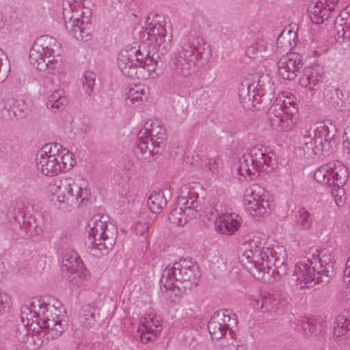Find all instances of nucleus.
<instances>
[{
    "mask_svg": "<svg viewBox=\"0 0 350 350\" xmlns=\"http://www.w3.org/2000/svg\"><path fill=\"white\" fill-rule=\"evenodd\" d=\"M58 144H48L42 146L38 152L36 157V165L38 170L43 174L46 176H54L61 173L62 168H68L70 167L71 160L69 155H65V152L62 154L64 162L57 163V157H58Z\"/></svg>",
    "mask_w": 350,
    "mask_h": 350,
    "instance_id": "nucleus-10",
    "label": "nucleus"
},
{
    "mask_svg": "<svg viewBox=\"0 0 350 350\" xmlns=\"http://www.w3.org/2000/svg\"><path fill=\"white\" fill-rule=\"evenodd\" d=\"M246 161L253 162L256 165V169L267 173L271 172L276 165L275 159L266 154L262 147L257 146L250 149L246 154Z\"/></svg>",
    "mask_w": 350,
    "mask_h": 350,
    "instance_id": "nucleus-20",
    "label": "nucleus"
},
{
    "mask_svg": "<svg viewBox=\"0 0 350 350\" xmlns=\"http://www.w3.org/2000/svg\"><path fill=\"white\" fill-rule=\"evenodd\" d=\"M329 172L330 170L329 167H328V163L323 165L315 170L314 173V179L319 183L330 185L331 178Z\"/></svg>",
    "mask_w": 350,
    "mask_h": 350,
    "instance_id": "nucleus-40",
    "label": "nucleus"
},
{
    "mask_svg": "<svg viewBox=\"0 0 350 350\" xmlns=\"http://www.w3.org/2000/svg\"><path fill=\"white\" fill-rule=\"evenodd\" d=\"M58 41L49 36H42L33 42L29 51V62L40 71L52 75L64 72L65 65L59 53Z\"/></svg>",
    "mask_w": 350,
    "mask_h": 350,
    "instance_id": "nucleus-2",
    "label": "nucleus"
},
{
    "mask_svg": "<svg viewBox=\"0 0 350 350\" xmlns=\"http://www.w3.org/2000/svg\"><path fill=\"white\" fill-rule=\"evenodd\" d=\"M197 68L196 55L189 45V38H183L170 57L169 69L171 78L178 80L188 77L195 73Z\"/></svg>",
    "mask_w": 350,
    "mask_h": 350,
    "instance_id": "nucleus-7",
    "label": "nucleus"
},
{
    "mask_svg": "<svg viewBox=\"0 0 350 350\" xmlns=\"http://www.w3.org/2000/svg\"><path fill=\"white\" fill-rule=\"evenodd\" d=\"M189 45L193 49L194 53L196 55V61L199 59H204L207 60L211 56V49L208 44L204 42L203 39L199 38L196 40V44L189 39Z\"/></svg>",
    "mask_w": 350,
    "mask_h": 350,
    "instance_id": "nucleus-36",
    "label": "nucleus"
},
{
    "mask_svg": "<svg viewBox=\"0 0 350 350\" xmlns=\"http://www.w3.org/2000/svg\"><path fill=\"white\" fill-rule=\"evenodd\" d=\"M325 8V5H324L321 0L318 1L312 7L308 8L309 16L314 23L318 25L323 23V16H322V14Z\"/></svg>",
    "mask_w": 350,
    "mask_h": 350,
    "instance_id": "nucleus-39",
    "label": "nucleus"
},
{
    "mask_svg": "<svg viewBox=\"0 0 350 350\" xmlns=\"http://www.w3.org/2000/svg\"><path fill=\"white\" fill-rule=\"evenodd\" d=\"M332 12L333 10H327V8L324 9V12L322 14V16H323V23L324 22L325 20H327L331 16Z\"/></svg>",
    "mask_w": 350,
    "mask_h": 350,
    "instance_id": "nucleus-58",
    "label": "nucleus"
},
{
    "mask_svg": "<svg viewBox=\"0 0 350 350\" xmlns=\"http://www.w3.org/2000/svg\"><path fill=\"white\" fill-rule=\"evenodd\" d=\"M329 167V175L331 178L330 185L340 189L347 182L349 176V170L341 161H333L328 163Z\"/></svg>",
    "mask_w": 350,
    "mask_h": 350,
    "instance_id": "nucleus-24",
    "label": "nucleus"
},
{
    "mask_svg": "<svg viewBox=\"0 0 350 350\" xmlns=\"http://www.w3.org/2000/svg\"><path fill=\"white\" fill-rule=\"evenodd\" d=\"M336 133V129L332 123L321 122L314 130L317 156L327 157L334 152L338 144Z\"/></svg>",
    "mask_w": 350,
    "mask_h": 350,
    "instance_id": "nucleus-12",
    "label": "nucleus"
},
{
    "mask_svg": "<svg viewBox=\"0 0 350 350\" xmlns=\"http://www.w3.org/2000/svg\"><path fill=\"white\" fill-rule=\"evenodd\" d=\"M107 217L104 214L97 213L89 219V253L97 258L100 271L105 270L107 267V260L103 257L107 254L109 250L114 243L113 232L107 228ZM97 263V262H96Z\"/></svg>",
    "mask_w": 350,
    "mask_h": 350,
    "instance_id": "nucleus-5",
    "label": "nucleus"
},
{
    "mask_svg": "<svg viewBox=\"0 0 350 350\" xmlns=\"http://www.w3.org/2000/svg\"><path fill=\"white\" fill-rule=\"evenodd\" d=\"M12 306V297L5 293L0 292V315L7 312Z\"/></svg>",
    "mask_w": 350,
    "mask_h": 350,
    "instance_id": "nucleus-47",
    "label": "nucleus"
},
{
    "mask_svg": "<svg viewBox=\"0 0 350 350\" xmlns=\"http://www.w3.org/2000/svg\"><path fill=\"white\" fill-rule=\"evenodd\" d=\"M65 152V155H67V154H70L69 155V157H70V162H69V163L70 164V167H68V168H62L61 169V172H66V171H68L70 170H71L75 163H76V160H75V156L73 154V153H72L71 152H70L68 149L65 148H63L60 144H59V148H58V157H57V163L60 164L62 163V162H64L65 160L64 159L63 160V158L62 157V154H63Z\"/></svg>",
    "mask_w": 350,
    "mask_h": 350,
    "instance_id": "nucleus-45",
    "label": "nucleus"
},
{
    "mask_svg": "<svg viewBox=\"0 0 350 350\" xmlns=\"http://www.w3.org/2000/svg\"><path fill=\"white\" fill-rule=\"evenodd\" d=\"M267 261V271L266 273H269L271 271V274L273 277L281 276L285 275L288 271L287 265L284 261V258H280L277 256V253L272 249V252L268 255Z\"/></svg>",
    "mask_w": 350,
    "mask_h": 350,
    "instance_id": "nucleus-29",
    "label": "nucleus"
},
{
    "mask_svg": "<svg viewBox=\"0 0 350 350\" xmlns=\"http://www.w3.org/2000/svg\"><path fill=\"white\" fill-rule=\"evenodd\" d=\"M345 277L343 278L344 282L346 284L344 293L349 296L350 299V256L347 258L346 262V267L344 271Z\"/></svg>",
    "mask_w": 350,
    "mask_h": 350,
    "instance_id": "nucleus-48",
    "label": "nucleus"
},
{
    "mask_svg": "<svg viewBox=\"0 0 350 350\" xmlns=\"http://www.w3.org/2000/svg\"><path fill=\"white\" fill-rule=\"evenodd\" d=\"M324 78V74L319 75L317 72L314 73L311 72L310 74V85L312 84L313 86L317 85L319 83L323 82V79Z\"/></svg>",
    "mask_w": 350,
    "mask_h": 350,
    "instance_id": "nucleus-51",
    "label": "nucleus"
},
{
    "mask_svg": "<svg viewBox=\"0 0 350 350\" xmlns=\"http://www.w3.org/2000/svg\"><path fill=\"white\" fill-rule=\"evenodd\" d=\"M67 105V98L60 89H55L49 93L45 99L46 108L53 113L60 111Z\"/></svg>",
    "mask_w": 350,
    "mask_h": 350,
    "instance_id": "nucleus-28",
    "label": "nucleus"
},
{
    "mask_svg": "<svg viewBox=\"0 0 350 350\" xmlns=\"http://www.w3.org/2000/svg\"><path fill=\"white\" fill-rule=\"evenodd\" d=\"M269 100V98L261 90H258L252 94L251 107L256 108V109L265 107Z\"/></svg>",
    "mask_w": 350,
    "mask_h": 350,
    "instance_id": "nucleus-43",
    "label": "nucleus"
},
{
    "mask_svg": "<svg viewBox=\"0 0 350 350\" xmlns=\"http://www.w3.org/2000/svg\"><path fill=\"white\" fill-rule=\"evenodd\" d=\"M241 221V217L238 215L224 214L215 219V228L221 234L232 235L240 228Z\"/></svg>",
    "mask_w": 350,
    "mask_h": 350,
    "instance_id": "nucleus-22",
    "label": "nucleus"
},
{
    "mask_svg": "<svg viewBox=\"0 0 350 350\" xmlns=\"http://www.w3.org/2000/svg\"><path fill=\"white\" fill-rule=\"evenodd\" d=\"M136 52L135 48H130L127 45L120 51L118 57L117 64L120 70L124 76L131 79L139 78L137 63L134 60Z\"/></svg>",
    "mask_w": 350,
    "mask_h": 350,
    "instance_id": "nucleus-18",
    "label": "nucleus"
},
{
    "mask_svg": "<svg viewBox=\"0 0 350 350\" xmlns=\"http://www.w3.org/2000/svg\"><path fill=\"white\" fill-rule=\"evenodd\" d=\"M265 193L264 188L258 184H254L245 189L243 202L251 215L262 216L271 211V208Z\"/></svg>",
    "mask_w": 350,
    "mask_h": 350,
    "instance_id": "nucleus-13",
    "label": "nucleus"
},
{
    "mask_svg": "<svg viewBox=\"0 0 350 350\" xmlns=\"http://www.w3.org/2000/svg\"><path fill=\"white\" fill-rule=\"evenodd\" d=\"M7 77L8 71L2 69V59L0 57V83L4 81Z\"/></svg>",
    "mask_w": 350,
    "mask_h": 350,
    "instance_id": "nucleus-54",
    "label": "nucleus"
},
{
    "mask_svg": "<svg viewBox=\"0 0 350 350\" xmlns=\"http://www.w3.org/2000/svg\"><path fill=\"white\" fill-rule=\"evenodd\" d=\"M65 309L56 299L46 303L36 301L23 308L21 320L28 331L39 334L45 329L49 337L54 338L62 335L66 328Z\"/></svg>",
    "mask_w": 350,
    "mask_h": 350,
    "instance_id": "nucleus-1",
    "label": "nucleus"
},
{
    "mask_svg": "<svg viewBox=\"0 0 350 350\" xmlns=\"http://www.w3.org/2000/svg\"><path fill=\"white\" fill-rule=\"evenodd\" d=\"M85 11L75 13L71 18V34L78 40H83L88 36V16Z\"/></svg>",
    "mask_w": 350,
    "mask_h": 350,
    "instance_id": "nucleus-27",
    "label": "nucleus"
},
{
    "mask_svg": "<svg viewBox=\"0 0 350 350\" xmlns=\"http://www.w3.org/2000/svg\"><path fill=\"white\" fill-rule=\"evenodd\" d=\"M149 94V88L144 84H135L129 89L126 93V102L129 105V102L131 105L138 106L143 101L144 98H146Z\"/></svg>",
    "mask_w": 350,
    "mask_h": 350,
    "instance_id": "nucleus-30",
    "label": "nucleus"
},
{
    "mask_svg": "<svg viewBox=\"0 0 350 350\" xmlns=\"http://www.w3.org/2000/svg\"><path fill=\"white\" fill-rule=\"evenodd\" d=\"M165 129L159 124L146 122L138 132L133 151L143 162H151L161 155L165 146Z\"/></svg>",
    "mask_w": 350,
    "mask_h": 350,
    "instance_id": "nucleus-4",
    "label": "nucleus"
},
{
    "mask_svg": "<svg viewBox=\"0 0 350 350\" xmlns=\"http://www.w3.org/2000/svg\"><path fill=\"white\" fill-rule=\"evenodd\" d=\"M297 34L295 31L289 30L286 33L284 31H282L278 37L276 42L277 51L280 54L284 53L286 55L289 54L293 46L295 45V38Z\"/></svg>",
    "mask_w": 350,
    "mask_h": 350,
    "instance_id": "nucleus-32",
    "label": "nucleus"
},
{
    "mask_svg": "<svg viewBox=\"0 0 350 350\" xmlns=\"http://www.w3.org/2000/svg\"><path fill=\"white\" fill-rule=\"evenodd\" d=\"M198 267L195 265L191 258H181L174 262L172 267H167L162 272L160 283L166 286L172 284V281L180 284H191V287L197 286L200 277Z\"/></svg>",
    "mask_w": 350,
    "mask_h": 350,
    "instance_id": "nucleus-8",
    "label": "nucleus"
},
{
    "mask_svg": "<svg viewBox=\"0 0 350 350\" xmlns=\"http://www.w3.org/2000/svg\"><path fill=\"white\" fill-rule=\"evenodd\" d=\"M301 329L304 334L308 337L316 335L320 330L317 321L314 319H306L303 321L301 323Z\"/></svg>",
    "mask_w": 350,
    "mask_h": 350,
    "instance_id": "nucleus-42",
    "label": "nucleus"
},
{
    "mask_svg": "<svg viewBox=\"0 0 350 350\" xmlns=\"http://www.w3.org/2000/svg\"><path fill=\"white\" fill-rule=\"evenodd\" d=\"M350 336V310L342 312L336 319L333 328L334 340L345 344Z\"/></svg>",
    "mask_w": 350,
    "mask_h": 350,
    "instance_id": "nucleus-23",
    "label": "nucleus"
},
{
    "mask_svg": "<svg viewBox=\"0 0 350 350\" xmlns=\"http://www.w3.org/2000/svg\"><path fill=\"white\" fill-rule=\"evenodd\" d=\"M335 259L332 252L324 250L321 255H312V258L304 260L300 268L306 284L314 282V284L326 285L335 275Z\"/></svg>",
    "mask_w": 350,
    "mask_h": 350,
    "instance_id": "nucleus-6",
    "label": "nucleus"
},
{
    "mask_svg": "<svg viewBox=\"0 0 350 350\" xmlns=\"http://www.w3.org/2000/svg\"><path fill=\"white\" fill-rule=\"evenodd\" d=\"M308 72H310L306 71L304 75L299 79V84L302 87L307 88L310 85V80H311V79H310V74H308Z\"/></svg>",
    "mask_w": 350,
    "mask_h": 350,
    "instance_id": "nucleus-52",
    "label": "nucleus"
},
{
    "mask_svg": "<svg viewBox=\"0 0 350 350\" xmlns=\"http://www.w3.org/2000/svg\"><path fill=\"white\" fill-rule=\"evenodd\" d=\"M252 85H248L246 88L243 85L239 89V98L243 107L245 109H251L252 95L250 93Z\"/></svg>",
    "mask_w": 350,
    "mask_h": 350,
    "instance_id": "nucleus-41",
    "label": "nucleus"
},
{
    "mask_svg": "<svg viewBox=\"0 0 350 350\" xmlns=\"http://www.w3.org/2000/svg\"><path fill=\"white\" fill-rule=\"evenodd\" d=\"M62 267L63 271L70 273H77L83 275L85 271V265L78 254L73 250L65 251L62 257Z\"/></svg>",
    "mask_w": 350,
    "mask_h": 350,
    "instance_id": "nucleus-26",
    "label": "nucleus"
},
{
    "mask_svg": "<svg viewBox=\"0 0 350 350\" xmlns=\"http://www.w3.org/2000/svg\"><path fill=\"white\" fill-rule=\"evenodd\" d=\"M147 39L159 50L167 51L171 46L172 33L160 23L151 22L146 28Z\"/></svg>",
    "mask_w": 350,
    "mask_h": 350,
    "instance_id": "nucleus-16",
    "label": "nucleus"
},
{
    "mask_svg": "<svg viewBox=\"0 0 350 350\" xmlns=\"http://www.w3.org/2000/svg\"><path fill=\"white\" fill-rule=\"evenodd\" d=\"M235 350H237V349H235Z\"/></svg>",
    "mask_w": 350,
    "mask_h": 350,
    "instance_id": "nucleus-64",
    "label": "nucleus"
},
{
    "mask_svg": "<svg viewBox=\"0 0 350 350\" xmlns=\"http://www.w3.org/2000/svg\"><path fill=\"white\" fill-rule=\"evenodd\" d=\"M239 165L237 171L242 176H249L250 178H253L254 176H257L259 172H261L260 170L256 169V165L253 164V162L246 161V154L239 159Z\"/></svg>",
    "mask_w": 350,
    "mask_h": 350,
    "instance_id": "nucleus-37",
    "label": "nucleus"
},
{
    "mask_svg": "<svg viewBox=\"0 0 350 350\" xmlns=\"http://www.w3.org/2000/svg\"><path fill=\"white\" fill-rule=\"evenodd\" d=\"M145 44L142 45H139L138 43L135 42L133 45L130 46V48H135L137 51L135 53V57H134L135 62L137 63V67L138 68H144L146 65H148L147 63L148 60L150 62L152 61V58H147L148 53H146V50H145Z\"/></svg>",
    "mask_w": 350,
    "mask_h": 350,
    "instance_id": "nucleus-38",
    "label": "nucleus"
},
{
    "mask_svg": "<svg viewBox=\"0 0 350 350\" xmlns=\"http://www.w3.org/2000/svg\"><path fill=\"white\" fill-rule=\"evenodd\" d=\"M267 45V43L264 40H258L247 47L245 55L250 58H256L258 57H265L268 56Z\"/></svg>",
    "mask_w": 350,
    "mask_h": 350,
    "instance_id": "nucleus-35",
    "label": "nucleus"
},
{
    "mask_svg": "<svg viewBox=\"0 0 350 350\" xmlns=\"http://www.w3.org/2000/svg\"><path fill=\"white\" fill-rule=\"evenodd\" d=\"M348 37H349V38L350 37V32H349V35L348 36Z\"/></svg>",
    "mask_w": 350,
    "mask_h": 350,
    "instance_id": "nucleus-63",
    "label": "nucleus"
},
{
    "mask_svg": "<svg viewBox=\"0 0 350 350\" xmlns=\"http://www.w3.org/2000/svg\"><path fill=\"white\" fill-rule=\"evenodd\" d=\"M303 66L301 57L298 53H291L282 55L278 62V70L283 79L294 80Z\"/></svg>",
    "mask_w": 350,
    "mask_h": 350,
    "instance_id": "nucleus-15",
    "label": "nucleus"
},
{
    "mask_svg": "<svg viewBox=\"0 0 350 350\" xmlns=\"http://www.w3.org/2000/svg\"><path fill=\"white\" fill-rule=\"evenodd\" d=\"M281 104L282 105V107H288V109H291L289 107H296L297 105L296 103L293 100H291L290 98L283 100Z\"/></svg>",
    "mask_w": 350,
    "mask_h": 350,
    "instance_id": "nucleus-56",
    "label": "nucleus"
},
{
    "mask_svg": "<svg viewBox=\"0 0 350 350\" xmlns=\"http://www.w3.org/2000/svg\"><path fill=\"white\" fill-rule=\"evenodd\" d=\"M344 148H347L350 151V142L348 140L344 141L342 143Z\"/></svg>",
    "mask_w": 350,
    "mask_h": 350,
    "instance_id": "nucleus-59",
    "label": "nucleus"
},
{
    "mask_svg": "<svg viewBox=\"0 0 350 350\" xmlns=\"http://www.w3.org/2000/svg\"><path fill=\"white\" fill-rule=\"evenodd\" d=\"M272 249L262 247L261 243L252 239L241 244L239 249V258L243 266L251 269L252 267L259 272L267 271L268 255L271 254Z\"/></svg>",
    "mask_w": 350,
    "mask_h": 350,
    "instance_id": "nucleus-9",
    "label": "nucleus"
},
{
    "mask_svg": "<svg viewBox=\"0 0 350 350\" xmlns=\"http://www.w3.org/2000/svg\"><path fill=\"white\" fill-rule=\"evenodd\" d=\"M83 79H84V81L82 80L81 82L83 83V85L84 86L85 85V83H86V77H85V75L83 76Z\"/></svg>",
    "mask_w": 350,
    "mask_h": 350,
    "instance_id": "nucleus-60",
    "label": "nucleus"
},
{
    "mask_svg": "<svg viewBox=\"0 0 350 350\" xmlns=\"http://www.w3.org/2000/svg\"><path fill=\"white\" fill-rule=\"evenodd\" d=\"M347 342H350V336H349L347 340Z\"/></svg>",
    "mask_w": 350,
    "mask_h": 350,
    "instance_id": "nucleus-62",
    "label": "nucleus"
},
{
    "mask_svg": "<svg viewBox=\"0 0 350 350\" xmlns=\"http://www.w3.org/2000/svg\"><path fill=\"white\" fill-rule=\"evenodd\" d=\"M314 221V216L306 208H299L295 213V221L299 228L309 230Z\"/></svg>",
    "mask_w": 350,
    "mask_h": 350,
    "instance_id": "nucleus-34",
    "label": "nucleus"
},
{
    "mask_svg": "<svg viewBox=\"0 0 350 350\" xmlns=\"http://www.w3.org/2000/svg\"><path fill=\"white\" fill-rule=\"evenodd\" d=\"M323 96L325 100L330 102L334 107L340 110H342L343 108L350 110V96L346 98L345 94L339 88L327 85L324 88Z\"/></svg>",
    "mask_w": 350,
    "mask_h": 350,
    "instance_id": "nucleus-25",
    "label": "nucleus"
},
{
    "mask_svg": "<svg viewBox=\"0 0 350 350\" xmlns=\"http://www.w3.org/2000/svg\"><path fill=\"white\" fill-rule=\"evenodd\" d=\"M282 107L280 100L275 101L269 108L267 113V120L270 126L277 131L281 132H287L291 131L295 125L297 119V107Z\"/></svg>",
    "mask_w": 350,
    "mask_h": 350,
    "instance_id": "nucleus-11",
    "label": "nucleus"
},
{
    "mask_svg": "<svg viewBox=\"0 0 350 350\" xmlns=\"http://www.w3.org/2000/svg\"><path fill=\"white\" fill-rule=\"evenodd\" d=\"M312 138L311 137L310 135H306L305 134L300 139H299V144L301 145V144H307V143H309V142H312Z\"/></svg>",
    "mask_w": 350,
    "mask_h": 350,
    "instance_id": "nucleus-57",
    "label": "nucleus"
},
{
    "mask_svg": "<svg viewBox=\"0 0 350 350\" xmlns=\"http://www.w3.org/2000/svg\"><path fill=\"white\" fill-rule=\"evenodd\" d=\"M284 301L274 295H260L251 300V305L262 312L280 313L284 311Z\"/></svg>",
    "mask_w": 350,
    "mask_h": 350,
    "instance_id": "nucleus-21",
    "label": "nucleus"
},
{
    "mask_svg": "<svg viewBox=\"0 0 350 350\" xmlns=\"http://www.w3.org/2000/svg\"><path fill=\"white\" fill-rule=\"evenodd\" d=\"M226 317L225 313L221 311H217L213 313L207 324V329L213 339L219 340L228 334L232 338L234 336V332L232 330L231 324H226Z\"/></svg>",
    "mask_w": 350,
    "mask_h": 350,
    "instance_id": "nucleus-19",
    "label": "nucleus"
},
{
    "mask_svg": "<svg viewBox=\"0 0 350 350\" xmlns=\"http://www.w3.org/2000/svg\"><path fill=\"white\" fill-rule=\"evenodd\" d=\"M225 317H226L225 321L226 324H231V328L232 329L233 325H237L238 321L236 318H231L229 314H225Z\"/></svg>",
    "mask_w": 350,
    "mask_h": 350,
    "instance_id": "nucleus-55",
    "label": "nucleus"
},
{
    "mask_svg": "<svg viewBox=\"0 0 350 350\" xmlns=\"http://www.w3.org/2000/svg\"><path fill=\"white\" fill-rule=\"evenodd\" d=\"M175 282L176 281H172V284L169 286L160 283L161 288L163 287L165 290V297L172 303L180 299L186 293L187 290H191L193 288L191 284L186 285Z\"/></svg>",
    "mask_w": 350,
    "mask_h": 350,
    "instance_id": "nucleus-31",
    "label": "nucleus"
},
{
    "mask_svg": "<svg viewBox=\"0 0 350 350\" xmlns=\"http://www.w3.org/2000/svg\"><path fill=\"white\" fill-rule=\"evenodd\" d=\"M162 330L161 321L156 316L148 314L140 319V325L138 327L140 340L143 343H147L154 340Z\"/></svg>",
    "mask_w": 350,
    "mask_h": 350,
    "instance_id": "nucleus-17",
    "label": "nucleus"
},
{
    "mask_svg": "<svg viewBox=\"0 0 350 350\" xmlns=\"http://www.w3.org/2000/svg\"><path fill=\"white\" fill-rule=\"evenodd\" d=\"M328 10H334L339 0H321Z\"/></svg>",
    "mask_w": 350,
    "mask_h": 350,
    "instance_id": "nucleus-53",
    "label": "nucleus"
},
{
    "mask_svg": "<svg viewBox=\"0 0 350 350\" xmlns=\"http://www.w3.org/2000/svg\"><path fill=\"white\" fill-rule=\"evenodd\" d=\"M103 322L98 308L89 306V327H99Z\"/></svg>",
    "mask_w": 350,
    "mask_h": 350,
    "instance_id": "nucleus-44",
    "label": "nucleus"
},
{
    "mask_svg": "<svg viewBox=\"0 0 350 350\" xmlns=\"http://www.w3.org/2000/svg\"><path fill=\"white\" fill-rule=\"evenodd\" d=\"M47 193L52 200L65 207L80 206L88 198V180L81 178L54 179L48 185Z\"/></svg>",
    "mask_w": 350,
    "mask_h": 350,
    "instance_id": "nucleus-3",
    "label": "nucleus"
},
{
    "mask_svg": "<svg viewBox=\"0 0 350 350\" xmlns=\"http://www.w3.org/2000/svg\"><path fill=\"white\" fill-rule=\"evenodd\" d=\"M301 149L303 150L304 154L307 155L308 157H314V156H317L316 144H314V142L301 144Z\"/></svg>",
    "mask_w": 350,
    "mask_h": 350,
    "instance_id": "nucleus-49",
    "label": "nucleus"
},
{
    "mask_svg": "<svg viewBox=\"0 0 350 350\" xmlns=\"http://www.w3.org/2000/svg\"><path fill=\"white\" fill-rule=\"evenodd\" d=\"M167 205V200L161 191L152 192L148 199V206L151 212L159 213Z\"/></svg>",
    "mask_w": 350,
    "mask_h": 350,
    "instance_id": "nucleus-33",
    "label": "nucleus"
},
{
    "mask_svg": "<svg viewBox=\"0 0 350 350\" xmlns=\"http://www.w3.org/2000/svg\"><path fill=\"white\" fill-rule=\"evenodd\" d=\"M89 89H91L90 93H89V96H91L92 93H94L95 90H98L99 92V87L97 88L96 87V75L94 72H89Z\"/></svg>",
    "mask_w": 350,
    "mask_h": 350,
    "instance_id": "nucleus-50",
    "label": "nucleus"
},
{
    "mask_svg": "<svg viewBox=\"0 0 350 350\" xmlns=\"http://www.w3.org/2000/svg\"><path fill=\"white\" fill-rule=\"evenodd\" d=\"M198 193L193 190L189 191L185 196H180L178 199V204L185 205V210L182 207L174 208L168 215L169 221L177 226H184L187 222L185 217V211L193 210L198 213L202 210V205L198 200Z\"/></svg>",
    "mask_w": 350,
    "mask_h": 350,
    "instance_id": "nucleus-14",
    "label": "nucleus"
},
{
    "mask_svg": "<svg viewBox=\"0 0 350 350\" xmlns=\"http://www.w3.org/2000/svg\"><path fill=\"white\" fill-rule=\"evenodd\" d=\"M151 225V222L148 220L147 221H137L134 226V231L137 235H140L144 237L145 239H147L148 237V230Z\"/></svg>",
    "mask_w": 350,
    "mask_h": 350,
    "instance_id": "nucleus-46",
    "label": "nucleus"
},
{
    "mask_svg": "<svg viewBox=\"0 0 350 350\" xmlns=\"http://www.w3.org/2000/svg\"><path fill=\"white\" fill-rule=\"evenodd\" d=\"M342 31H343L342 37H343L344 38H346V36H345L346 32H345V31L344 30V28H342Z\"/></svg>",
    "mask_w": 350,
    "mask_h": 350,
    "instance_id": "nucleus-61",
    "label": "nucleus"
}]
</instances>
